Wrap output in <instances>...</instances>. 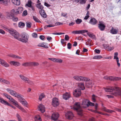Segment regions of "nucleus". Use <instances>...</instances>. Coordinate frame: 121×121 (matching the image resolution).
Masks as SVG:
<instances>
[{"mask_svg": "<svg viewBox=\"0 0 121 121\" xmlns=\"http://www.w3.org/2000/svg\"><path fill=\"white\" fill-rule=\"evenodd\" d=\"M104 90L106 92L115 91L114 93H112V94L115 96H117V95L121 96V89L119 87H112L110 88H105Z\"/></svg>", "mask_w": 121, "mask_h": 121, "instance_id": "1", "label": "nucleus"}, {"mask_svg": "<svg viewBox=\"0 0 121 121\" xmlns=\"http://www.w3.org/2000/svg\"><path fill=\"white\" fill-rule=\"evenodd\" d=\"M6 90L11 95L17 98L20 102L24 100V99L22 97V95L15 91L9 88L7 89Z\"/></svg>", "mask_w": 121, "mask_h": 121, "instance_id": "2", "label": "nucleus"}, {"mask_svg": "<svg viewBox=\"0 0 121 121\" xmlns=\"http://www.w3.org/2000/svg\"><path fill=\"white\" fill-rule=\"evenodd\" d=\"M82 106H80V103L79 102H76L73 105V108L77 111L78 114L80 116L82 115V110L81 109Z\"/></svg>", "mask_w": 121, "mask_h": 121, "instance_id": "3", "label": "nucleus"}, {"mask_svg": "<svg viewBox=\"0 0 121 121\" xmlns=\"http://www.w3.org/2000/svg\"><path fill=\"white\" fill-rule=\"evenodd\" d=\"M22 38L18 37L17 40L22 42L26 43L28 41L29 35L28 34L25 33H23L21 34Z\"/></svg>", "mask_w": 121, "mask_h": 121, "instance_id": "4", "label": "nucleus"}, {"mask_svg": "<svg viewBox=\"0 0 121 121\" xmlns=\"http://www.w3.org/2000/svg\"><path fill=\"white\" fill-rule=\"evenodd\" d=\"M94 104L93 103L91 102L87 99L83 100L82 103V107L85 108L89 106H93Z\"/></svg>", "mask_w": 121, "mask_h": 121, "instance_id": "5", "label": "nucleus"}, {"mask_svg": "<svg viewBox=\"0 0 121 121\" xmlns=\"http://www.w3.org/2000/svg\"><path fill=\"white\" fill-rule=\"evenodd\" d=\"M8 31L10 34L14 36V38L16 39H17L18 37H20V35L19 33L15 30L11 29L8 30Z\"/></svg>", "mask_w": 121, "mask_h": 121, "instance_id": "6", "label": "nucleus"}, {"mask_svg": "<svg viewBox=\"0 0 121 121\" xmlns=\"http://www.w3.org/2000/svg\"><path fill=\"white\" fill-rule=\"evenodd\" d=\"M74 79L78 81H88L90 79L86 77H84L79 76H75L73 77Z\"/></svg>", "mask_w": 121, "mask_h": 121, "instance_id": "7", "label": "nucleus"}, {"mask_svg": "<svg viewBox=\"0 0 121 121\" xmlns=\"http://www.w3.org/2000/svg\"><path fill=\"white\" fill-rule=\"evenodd\" d=\"M14 12L15 13V11L14 9L12 10L10 12H7L6 14L7 18L8 19H11L13 18Z\"/></svg>", "mask_w": 121, "mask_h": 121, "instance_id": "8", "label": "nucleus"}, {"mask_svg": "<svg viewBox=\"0 0 121 121\" xmlns=\"http://www.w3.org/2000/svg\"><path fill=\"white\" fill-rule=\"evenodd\" d=\"M104 79L107 80H109L111 81L112 80H119L121 79V78L118 77H114L112 76H110L108 77L107 76H105L104 77Z\"/></svg>", "mask_w": 121, "mask_h": 121, "instance_id": "9", "label": "nucleus"}, {"mask_svg": "<svg viewBox=\"0 0 121 121\" xmlns=\"http://www.w3.org/2000/svg\"><path fill=\"white\" fill-rule=\"evenodd\" d=\"M19 77L21 79L23 80L24 81L26 82L29 84H31L32 83V82L27 77H25L24 76L22 75H20Z\"/></svg>", "mask_w": 121, "mask_h": 121, "instance_id": "10", "label": "nucleus"}, {"mask_svg": "<svg viewBox=\"0 0 121 121\" xmlns=\"http://www.w3.org/2000/svg\"><path fill=\"white\" fill-rule=\"evenodd\" d=\"M65 116L66 118L69 120L71 119L73 116L72 112L69 111H68L66 113Z\"/></svg>", "mask_w": 121, "mask_h": 121, "instance_id": "11", "label": "nucleus"}, {"mask_svg": "<svg viewBox=\"0 0 121 121\" xmlns=\"http://www.w3.org/2000/svg\"><path fill=\"white\" fill-rule=\"evenodd\" d=\"M52 105L55 107H56L59 105V102L58 99L56 98H53L52 99Z\"/></svg>", "mask_w": 121, "mask_h": 121, "instance_id": "12", "label": "nucleus"}, {"mask_svg": "<svg viewBox=\"0 0 121 121\" xmlns=\"http://www.w3.org/2000/svg\"><path fill=\"white\" fill-rule=\"evenodd\" d=\"M98 27L101 30L103 31L104 30L105 26L103 22L101 21L99 22Z\"/></svg>", "mask_w": 121, "mask_h": 121, "instance_id": "13", "label": "nucleus"}, {"mask_svg": "<svg viewBox=\"0 0 121 121\" xmlns=\"http://www.w3.org/2000/svg\"><path fill=\"white\" fill-rule=\"evenodd\" d=\"M59 117V114L57 112L53 113L51 116L52 119L54 121L56 120Z\"/></svg>", "mask_w": 121, "mask_h": 121, "instance_id": "14", "label": "nucleus"}, {"mask_svg": "<svg viewBox=\"0 0 121 121\" xmlns=\"http://www.w3.org/2000/svg\"><path fill=\"white\" fill-rule=\"evenodd\" d=\"M88 30H76L73 31L72 33L74 34H79L87 32Z\"/></svg>", "mask_w": 121, "mask_h": 121, "instance_id": "15", "label": "nucleus"}, {"mask_svg": "<svg viewBox=\"0 0 121 121\" xmlns=\"http://www.w3.org/2000/svg\"><path fill=\"white\" fill-rule=\"evenodd\" d=\"M81 94V91L78 89H77L75 90L73 93V95L75 97H77L79 96Z\"/></svg>", "mask_w": 121, "mask_h": 121, "instance_id": "16", "label": "nucleus"}, {"mask_svg": "<svg viewBox=\"0 0 121 121\" xmlns=\"http://www.w3.org/2000/svg\"><path fill=\"white\" fill-rule=\"evenodd\" d=\"M9 63L11 65H13L15 66H18L21 65V64L18 62L14 61H11Z\"/></svg>", "mask_w": 121, "mask_h": 121, "instance_id": "17", "label": "nucleus"}, {"mask_svg": "<svg viewBox=\"0 0 121 121\" xmlns=\"http://www.w3.org/2000/svg\"><path fill=\"white\" fill-rule=\"evenodd\" d=\"M70 97V94L69 93L66 92L63 95V98L66 100L68 99Z\"/></svg>", "mask_w": 121, "mask_h": 121, "instance_id": "18", "label": "nucleus"}, {"mask_svg": "<svg viewBox=\"0 0 121 121\" xmlns=\"http://www.w3.org/2000/svg\"><path fill=\"white\" fill-rule=\"evenodd\" d=\"M97 22V20L95 18H91L89 22L90 23L93 25L96 24Z\"/></svg>", "mask_w": 121, "mask_h": 121, "instance_id": "19", "label": "nucleus"}, {"mask_svg": "<svg viewBox=\"0 0 121 121\" xmlns=\"http://www.w3.org/2000/svg\"><path fill=\"white\" fill-rule=\"evenodd\" d=\"M39 110L42 112L43 113L45 111V107L44 106L41 104L39 106Z\"/></svg>", "mask_w": 121, "mask_h": 121, "instance_id": "20", "label": "nucleus"}, {"mask_svg": "<svg viewBox=\"0 0 121 121\" xmlns=\"http://www.w3.org/2000/svg\"><path fill=\"white\" fill-rule=\"evenodd\" d=\"M39 12L41 16L45 18L46 17V15L44 10H40L39 11Z\"/></svg>", "mask_w": 121, "mask_h": 121, "instance_id": "21", "label": "nucleus"}, {"mask_svg": "<svg viewBox=\"0 0 121 121\" xmlns=\"http://www.w3.org/2000/svg\"><path fill=\"white\" fill-rule=\"evenodd\" d=\"M47 45H48V44L47 43H43L39 44L38 45V46L45 48H48V47L47 46Z\"/></svg>", "mask_w": 121, "mask_h": 121, "instance_id": "22", "label": "nucleus"}, {"mask_svg": "<svg viewBox=\"0 0 121 121\" xmlns=\"http://www.w3.org/2000/svg\"><path fill=\"white\" fill-rule=\"evenodd\" d=\"M12 2L14 4L17 5H19L20 4V0H12Z\"/></svg>", "mask_w": 121, "mask_h": 121, "instance_id": "23", "label": "nucleus"}, {"mask_svg": "<svg viewBox=\"0 0 121 121\" xmlns=\"http://www.w3.org/2000/svg\"><path fill=\"white\" fill-rule=\"evenodd\" d=\"M0 82L7 84H9L10 82L9 81L4 79L0 78Z\"/></svg>", "mask_w": 121, "mask_h": 121, "instance_id": "24", "label": "nucleus"}, {"mask_svg": "<svg viewBox=\"0 0 121 121\" xmlns=\"http://www.w3.org/2000/svg\"><path fill=\"white\" fill-rule=\"evenodd\" d=\"M8 56L12 57L14 58L18 59H21L22 58L16 55H15L13 54L9 55Z\"/></svg>", "mask_w": 121, "mask_h": 121, "instance_id": "25", "label": "nucleus"}, {"mask_svg": "<svg viewBox=\"0 0 121 121\" xmlns=\"http://www.w3.org/2000/svg\"><path fill=\"white\" fill-rule=\"evenodd\" d=\"M13 102V104L17 107L19 105L18 104V102L13 98H12L10 100Z\"/></svg>", "mask_w": 121, "mask_h": 121, "instance_id": "26", "label": "nucleus"}, {"mask_svg": "<svg viewBox=\"0 0 121 121\" xmlns=\"http://www.w3.org/2000/svg\"><path fill=\"white\" fill-rule=\"evenodd\" d=\"M78 86L81 90H83L85 89L84 84L83 83H81L78 84Z\"/></svg>", "mask_w": 121, "mask_h": 121, "instance_id": "27", "label": "nucleus"}, {"mask_svg": "<svg viewBox=\"0 0 121 121\" xmlns=\"http://www.w3.org/2000/svg\"><path fill=\"white\" fill-rule=\"evenodd\" d=\"M87 35L90 38L93 39H94L95 38V35H93L92 33L90 32H88L87 33Z\"/></svg>", "mask_w": 121, "mask_h": 121, "instance_id": "28", "label": "nucleus"}, {"mask_svg": "<svg viewBox=\"0 0 121 121\" xmlns=\"http://www.w3.org/2000/svg\"><path fill=\"white\" fill-rule=\"evenodd\" d=\"M30 66H38L39 64L38 63L35 62H30Z\"/></svg>", "mask_w": 121, "mask_h": 121, "instance_id": "29", "label": "nucleus"}, {"mask_svg": "<svg viewBox=\"0 0 121 121\" xmlns=\"http://www.w3.org/2000/svg\"><path fill=\"white\" fill-rule=\"evenodd\" d=\"M103 109L104 111L110 113H112V112H114L113 111L107 109L105 107H103Z\"/></svg>", "mask_w": 121, "mask_h": 121, "instance_id": "30", "label": "nucleus"}, {"mask_svg": "<svg viewBox=\"0 0 121 121\" xmlns=\"http://www.w3.org/2000/svg\"><path fill=\"white\" fill-rule=\"evenodd\" d=\"M4 104L6 105L9 106L10 107H11L15 109L16 108L15 107H14L11 104H10L8 102L5 100Z\"/></svg>", "mask_w": 121, "mask_h": 121, "instance_id": "31", "label": "nucleus"}, {"mask_svg": "<svg viewBox=\"0 0 121 121\" xmlns=\"http://www.w3.org/2000/svg\"><path fill=\"white\" fill-rule=\"evenodd\" d=\"M3 95L4 96L6 97L7 99L10 100L12 98L11 96L6 93H4L3 94Z\"/></svg>", "mask_w": 121, "mask_h": 121, "instance_id": "32", "label": "nucleus"}, {"mask_svg": "<svg viewBox=\"0 0 121 121\" xmlns=\"http://www.w3.org/2000/svg\"><path fill=\"white\" fill-rule=\"evenodd\" d=\"M22 65L25 67L30 66V62H25L23 63Z\"/></svg>", "mask_w": 121, "mask_h": 121, "instance_id": "33", "label": "nucleus"}, {"mask_svg": "<svg viewBox=\"0 0 121 121\" xmlns=\"http://www.w3.org/2000/svg\"><path fill=\"white\" fill-rule=\"evenodd\" d=\"M111 33L113 34H115L117 33L118 31L115 29H112L111 30Z\"/></svg>", "mask_w": 121, "mask_h": 121, "instance_id": "34", "label": "nucleus"}, {"mask_svg": "<svg viewBox=\"0 0 121 121\" xmlns=\"http://www.w3.org/2000/svg\"><path fill=\"white\" fill-rule=\"evenodd\" d=\"M33 18L34 20L36 22H40V21L36 16H33Z\"/></svg>", "mask_w": 121, "mask_h": 121, "instance_id": "35", "label": "nucleus"}, {"mask_svg": "<svg viewBox=\"0 0 121 121\" xmlns=\"http://www.w3.org/2000/svg\"><path fill=\"white\" fill-rule=\"evenodd\" d=\"M36 6L39 9H40V10H43V7L42 6L41 4L38 5V4H36Z\"/></svg>", "mask_w": 121, "mask_h": 121, "instance_id": "36", "label": "nucleus"}, {"mask_svg": "<svg viewBox=\"0 0 121 121\" xmlns=\"http://www.w3.org/2000/svg\"><path fill=\"white\" fill-rule=\"evenodd\" d=\"M35 121H41L40 117L39 116H36L35 118Z\"/></svg>", "mask_w": 121, "mask_h": 121, "instance_id": "37", "label": "nucleus"}, {"mask_svg": "<svg viewBox=\"0 0 121 121\" xmlns=\"http://www.w3.org/2000/svg\"><path fill=\"white\" fill-rule=\"evenodd\" d=\"M16 117L18 121H22L20 116L18 113L16 114Z\"/></svg>", "mask_w": 121, "mask_h": 121, "instance_id": "38", "label": "nucleus"}, {"mask_svg": "<svg viewBox=\"0 0 121 121\" xmlns=\"http://www.w3.org/2000/svg\"><path fill=\"white\" fill-rule=\"evenodd\" d=\"M118 53L117 52H115L114 53V59H116L117 60H118V58L117 57Z\"/></svg>", "mask_w": 121, "mask_h": 121, "instance_id": "39", "label": "nucleus"}, {"mask_svg": "<svg viewBox=\"0 0 121 121\" xmlns=\"http://www.w3.org/2000/svg\"><path fill=\"white\" fill-rule=\"evenodd\" d=\"M75 21L77 24H79L82 22V19H77Z\"/></svg>", "mask_w": 121, "mask_h": 121, "instance_id": "40", "label": "nucleus"}, {"mask_svg": "<svg viewBox=\"0 0 121 121\" xmlns=\"http://www.w3.org/2000/svg\"><path fill=\"white\" fill-rule=\"evenodd\" d=\"M23 105L26 107L27 104V102L25 100V99L24 100L22 101L21 102Z\"/></svg>", "mask_w": 121, "mask_h": 121, "instance_id": "41", "label": "nucleus"}, {"mask_svg": "<svg viewBox=\"0 0 121 121\" xmlns=\"http://www.w3.org/2000/svg\"><path fill=\"white\" fill-rule=\"evenodd\" d=\"M32 2L31 0H28V3L26 4V5L28 7H30L31 5Z\"/></svg>", "mask_w": 121, "mask_h": 121, "instance_id": "42", "label": "nucleus"}, {"mask_svg": "<svg viewBox=\"0 0 121 121\" xmlns=\"http://www.w3.org/2000/svg\"><path fill=\"white\" fill-rule=\"evenodd\" d=\"M62 61V60L61 59L58 58H55V62L61 63Z\"/></svg>", "mask_w": 121, "mask_h": 121, "instance_id": "43", "label": "nucleus"}, {"mask_svg": "<svg viewBox=\"0 0 121 121\" xmlns=\"http://www.w3.org/2000/svg\"><path fill=\"white\" fill-rule=\"evenodd\" d=\"M102 58V57L100 55H97L94 56L93 58L94 59H100Z\"/></svg>", "mask_w": 121, "mask_h": 121, "instance_id": "44", "label": "nucleus"}, {"mask_svg": "<svg viewBox=\"0 0 121 121\" xmlns=\"http://www.w3.org/2000/svg\"><path fill=\"white\" fill-rule=\"evenodd\" d=\"M8 2L6 1H5V0H3V1L0 4H2L4 5H5L6 6L8 4Z\"/></svg>", "mask_w": 121, "mask_h": 121, "instance_id": "45", "label": "nucleus"}, {"mask_svg": "<svg viewBox=\"0 0 121 121\" xmlns=\"http://www.w3.org/2000/svg\"><path fill=\"white\" fill-rule=\"evenodd\" d=\"M87 0H79V3L81 4H84L86 3Z\"/></svg>", "mask_w": 121, "mask_h": 121, "instance_id": "46", "label": "nucleus"}, {"mask_svg": "<svg viewBox=\"0 0 121 121\" xmlns=\"http://www.w3.org/2000/svg\"><path fill=\"white\" fill-rule=\"evenodd\" d=\"M25 25V24L24 23L21 22H19L18 24V26L20 27L24 26Z\"/></svg>", "mask_w": 121, "mask_h": 121, "instance_id": "47", "label": "nucleus"}, {"mask_svg": "<svg viewBox=\"0 0 121 121\" xmlns=\"http://www.w3.org/2000/svg\"><path fill=\"white\" fill-rule=\"evenodd\" d=\"M26 26L28 28H30L31 27V22H26Z\"/></svg>", "mask_w": 121, "mask_h": 121, "instance_id": "48", "label": "nucleus"}, {"mask_svg": "<svg viewBox=\"0 0 121 121\" xmlns=\"http://www.w3.org/2000/svg\"><path fill=\"white\" fill-rule=\"evenodd\" d=\"M45 97L43 93H42L41 94V95L39 96V99L40 101L44 97Z\"/></svg>", "mask_w": 121, "mask_h": 121, "instance_id": "49", "label": "nucleus"}, {"mask_svg": "<svg viewBox=\"0 0 121 121\" xmlns=\"http://www.w3.org/2000/svg\"><path fill=\"white\" fill-rule=\"evenodd\" d=\"M4 64L3 65V66H4L5 67H7L9 66V64L5 61L4 62Z\"/></svg>", "mask_w": 121, "mask_h": 121, "instance_id": "50", "label": "nucleus"}, {"mask_svg": "<svg viewBox=\"0 0 121 121\" xmlns=\"http://www.w3.org/2000/svg\"><path fill=\"white\" fill-rule=\"evenodd\" d=\"M17 107L19 109H20L21 110H22V112H25V110L22 107H21V106H20L19 105L17 106Z\"/></svg>", "mask_w": 121, "mask_h": 121, "instance_id": "51", "label": "nucleus"}, {"mask_svg": "<svg viewBox=\"0 0 121 121\" xmlns=\"http://www.w3.org/2000/svg\"><path fill=\"white\" fill-rule=\"evenodd\" d=\"M97 98V97L95 96V95H93L92 97V99L94 102H95V99Z\"/></svg>", "mask_w": 121, "mask_h": 121, "instance_id": "52", "label": "nucleus"}, {"mask_svg": "<svg viewBox=\"0 0 121 121\" xmlns=\"http://www.w3.org/2000/svg\"><path fill=\"white\" fill-rule=\"evenodd\" d=\"M13 21H16L18 20V18L14 16V15H13V18L11 19Z\"/></svg>", "mask_w": 121, "mask_h": 121, "instance_id": "53", "label": "nucleus"}, {"mask_svg": "<svg viewBox=\"0 0 121 121\" xmlns=\"http://www.w3.org/2000/svg\"><path fill=\"white\" fill-rule=\"evenodd\" d=\"M61 42L62 45H64V44H65V46L66 45V42L65 41L64 39H61Z\"/></svg>", "mask_w": 121, "mask_h": 121, "instance_id": "54", "label": "nucleus"}, {"mask_svg": "<svg viewBox=\"0 0 121 121\" xmlns=\"http://www.w3.org/2000/svg\"><path fill=\"white\" fill-rule=\"evenodd\" d=\"M72 45L70 43H68L67 46V48L68 49H70L71 48V46Z\"/></svg>", "mask_w": 121, "mask_h": 121, "instance_id": "55", "label": "nucleus"}, {"mask_svg": "<svg viewBox=\"0 0 121 121\" xmlns=\"http://www.w3.org/2000/svg\"><path fill=\"white\" fill-rule=\"evenodd\" d=\"M29 7L30 8L29 9L30 10H32L33 12L35 11V9L34 7L32 6L30 7Z\"/></svg>", "mask_w": 121, "mask_h": 121, "instance_id": "56", "label": "nucleus"}, {"mask_svg": "<svg viewBox=\"0 0 121 121\" xmlns=\"http://www.w3.org/2000/svg\"><path fill=\"white\" fill-rule=\"evenodd\" d=\"M5 100L3 98L0 97V102L2 104H4Z\"/></svg>", "mask_w": 121, "mask_h": 121, "instance_id": "57", "label": "nucleus"}, {"mask_svg": "<svg viewBox=\"0 0 121 121\" xmlns=\"http://www.w3.org/2000/svg\"><path fill=\"white\" fill-rule=\"evenodd\" d=\"M32 36L35 38H36L37 36V34L35 33H33L32 35Z\"/></svg>", "mask_w": 121, "mask_h": 121, "instance_id": "58", "label": "nucleus"}, {"mask_svg": "<svg viewBox=\"0 0 121 121\" xmlns=\"http://www.w3.org/2000/svg\"><path fill=\"white\" fill-rule=\"evenodd\" d=\"M114 49V47L113 46L112 47H109L108 48V50L109 51H111Z\"/></svg>", "mask_w": 121, "mask_h": 121, "instance_id": "59", "label": "nucleus"}, {"mask_svg": "<svg viewBox=\"0 0 121 121\" xmlns=\"http://www.w3.org/2000/svg\"><path fill=\"white\" fill-rule=\"evenodd\" d=\"M69 37L68 35H65V39L66 41L69 40Z\"/></svg>", "mask_w": 121, "mask_h": 121, "instance_id": "60", "label": "nucleus"}, {"mask_svg": "<svg viewBox=\"0 0 121 121\" xmlns=\"http://www.w3.org/2000/svg\"><path fill=\"white\" fill-rule=\"evenodd\" d=\"M65 33H52V34L53 35H60L62 34H64Z\"/></svg>", "mask_w": 121, "mask_h": 121, "instance_id": "61", "label": "nucleus"}, {"mask_svg": "<svg viewBox=\"0 0 121 121\" xmlns=\"http://www.w3.org/2000/svg\"><path fill=\"white\" fill-rule=\"evenodd\" d=\"M103 47L104 48H108L109 45L107 44H103Z\"/></svg>", "mask_w": 121, "mask_h": 121, "instance_id": "62", "label": "nucleus"}, {"mask_svg": "<svg viewBox=\"0 0 121 121\" xmlns=\"http://www.w3.org/2000/svg\"><path fill=\"white\" fill-rule=\"evenodd\" d=\"M95 52L98 54H99L100 52V50L99 49H95Z\"/></svg>", "mask_w": 121, "mask_h": 121, "instance_id": "63", "label": "nucleus"}, {"mask_svg": "<svg viewBox=\"0 0 121 121\" xmlns=\"http://www.w3.org/2000/svg\"><path fill=\"white\" fill-rule=\"evenodd\" d=\"M23 14L24 16H26L27 14V12L26 10H25L24 11Z\"/></svg>", "mask_w": 121, "mask_h": 121, "instance_id": "64", "label": "nucleus"}]
</instances>
